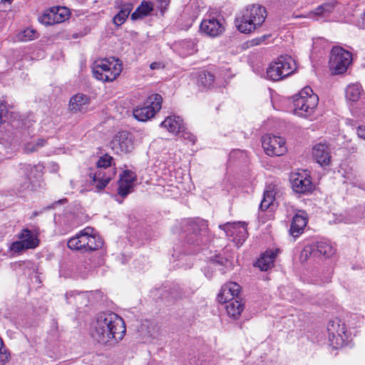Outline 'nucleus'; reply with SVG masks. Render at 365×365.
<instances>
[{"instance_id":"33","label":"nucleus","mask_w":365,"mask_h":365,"mask_svg":"<svg viewBox=\"0 0 365 365\" xmlns=\"http://www.w3.org/2000/svg\"><path fill=\"white\" fill-rule=\"evenodd\" d=\"M33 168H34L30 165H25L23 168H21L23 173L26 175V178L24 179L23 182L20 184L19 187L17 188L19 192H24L30 188L31 185V179L29 177L28 172H31Z\"/></svg>"},{"instance_id":"48","label":"nucleus","mask_w":365,"mask_h":365,"mask_svg":"<svg viewBox=\"0 0 365 365\" xmlns=\"http://www.w3.org/2000/svg\"><path fill=\"white\" fill-rule=\"evenodd\" d=\"M202 242V239L200 237V238H197V239L196 240L195 243H196L197 245H200V243H201Z\"/></svg>"},{"instance_id":"16","label":"nucleus","mask_w":365,"mask_h":365,"mask_svg":"<svg viewBox=\"0 0 365 365\" xmlns=\"http://www.w3.org/2000/svg\"><path fill=\"white\" fill-rule=\"evenodd\" d=\"M200 31L208 36L216 37L224 31V28L220 21L215 17L205 19L200 24Z\"/></svg>"},{"instance_id":"12","label":"nucleus","mask_w":365,"mask_h":365,"mask_svg":"<svg viewBox=\"0 0 365 365\" xmlns=\"http://www.w3.org/2000/svg\"><path fill=\"white\" fill-rule=\"evenodd\" d=\"M226 234L227 237H232L233 242L237 246H241L248 237V232L245 223L238 222H227L219 226Z\"/></svg>"},{"instance_id":"47","label":"nucleus","mask_w":365,"mask_h":365,"mask_svg":"<svg viewBox=\"0 0 365 365\" xmlns=\"http://www.w3.org/2000/svg\"><path fill=\"white\" fill-rule=\"evenodd\" d=\"M67 202V200L66 198L64 199H62V200H58V202H56V203H59V204H64Z\"/></svg>"},{"instance_id":"38","label":"nucleus","mask_w":365,"mask_h":365,"mask_svg":"<svg viewBox=\"0 0 365 365\" xmlns=\"http://www.w3.org/2000/svg\"><path fill=\"white\" fill-rule=\"evenodd\" d=\"M203 76L205 81H203V77L200 76L201 83L204 85L205 87H210L214 82V76L210 73H204Z\"/></svg>"},{"instance_id":"18","label":"nucleus","mask_w":365,"mask_h":365,"mask_svg":"<svg viewBox=\"0 0 365 365\" xmlns=\"http://www.w3.org/2000/svg\"><path fill=\"white\" fill-rule=\"evenodd\" d=\"M135 180L132 172L125 170L118 180V194L121 197H125L133 190V183Z\"/></svg>"},{"instance_id":"15","label":"nucleus","mask_w":365,"mask_h":365,"mask_svg":"<svg viewBox=\"0 0 365 365\" xmlns=\"http://www.w3.org/2000/svg\"><path fill=\"white\" fill-rule=\"evenodd\" d=\"M112 149L116 153H129L133 148V142L130 134L127 131L118 132L111 141Z\"/></svg>"},{"instance_id":"40","label":"nucleus","mask_w":365,"mask_h":365,"mask_svg":"<svg viewBox=\"0 0 365 365\" xmlns=\"http://www.w3.org/2000/svg\"><path fill=\"white\" fill-rule=\"evenodd\" d=\"M8 113V108L5 103L0 102V123Z\"/></svg>"},{"instance_id":"31","label":"nucleus","mask_w":365,"mask_h":365,"mask_svg":"<svg viewBox=\"0 0 365 365\" xmlns=\"http://www.w3.org/2000/svg\"><path fill=\"white\" fill-rule=\"evenodd\" d=\"M152 9L153 8L150 4L143 1L141 4L131 14V19L133 20H136L138 19L145 16L152 11Z\"/></svg>"},{"instance_id":"2","label":"nucleus","mask_w":365,"mask_h":365,"mask_svg":"<svg viewBox=\"0 0 365 365\" xmlns=\"http://www.w3.org/2000/svg\"><path fill=\"white\" fill-rule=\"evenodd\" d=\"M267 17L264 7L259 4L247 6L235 19V26L241 33L249 34L262 26Z\"/></svg>"},{"instance_id":"30","label":"nucleus","mask_w":365,"mask_h":365,"mask_svg":"<svg viewBox=\"0 0 365 365\" xmlns=\"http://www.w3.org/2000/svg\"><path fill=\"white\" fill-rule=\"evenodd\" d=\"M274 200V192L272 188L269 186L264 192L263 198L261 201L259 208L262 210H266L272 204Z\"/></svg>"},{"instance_id":"13","label":"nucleus","mask_w":365,"mask_h":365,"mask_svg":"<svg viewBox=\"0 0 365 365\" xmlns=\"http://www.w3.org/2000/svg\"><path fill=\"white\" fill-rule=\"evenodd\" d=\"M289 180L292 190L297 193H309L314 189L311 177L305 170L292 173L290 175Z\"/></svg>"},{"instance_id":"14","label":"nucleus","mask_w":365,"mask_h":365,"mask_svg":"<svg viewBox=\"0 0 365 365\" xmlns=\"http://www.w3.org/2000/svg\"><path fill=\"white\" fill-rule=\"evenodd\" d=\"M329 339L332 346H338L343 341V335L346 332L344 323L339 318L330 320L327 325Z\"/></svg>"},{"instance_id":"50","label":"nucleus","mask_w":365,"mask_h":365,"mask_svg":"<svg viewBox=\"0 0 365 365\" xmlns=\"http://www.w3.org/2000/svg\"><path fill=\"white\" fill-rule=\"evenodd\" d=\"M12 1H13V0H1V2H3V3H6V2H7V3H9V4H10Z\"/></svg>"},{"instance_id":"4","label":"nucleus","mask_w":365,"mask_h":365,"mask_svg":"<svg viewBox=\"0 0 365 365\" xmlns=\"http://www.w3.org/2000/svg\"><path fill=\"white\" fill-rule=\"evenodd\" d=\"M319 102L317 95L309 86L302 88L293 97L294 113L296 115L308 118L314 112Z\"/></svg>"},{"instance_id":"36","label":"nucleus","mask_w":365,"mask_h":365,"mask_svg":"<svg viewBox=\"0 0 365 365\" xmlns=\"http://www.w3.org/2000/svg\"><path fill=\"white\" fill-rule=\"evenodd\" d=\"M312 255L314 257H317L314 245H307L304 247V249L301 252L300 259L302 262H305L307 260V259L309 257H311Z\"/></svg>"},{"instance_id":"21","label":"nucleus","mask_w":365,"mask_h":365,"mask_svg":"<svg viewBox=\"0 0 365 365\" xmlns=\"http://www.w3.org/2000/svg\"><path fill=\"white\" fill-rule=\"evenodd\" d=\"M307 221V217L304 213L296 214L291 222L290 235L294 238L298 237L303 232Z\"/></svg>"},{"instance_id":"19","label":"nucleus","mask_w":365,"mask_h":365,"mask_svg":"<svg viewBox=\"0 0 365 365\" xmlns=\"http://www.w3.org/2000/svg\"><path fill=\"white\" fill-rule=\"evenodd\" d=\"M240 292V286L237 283L229 282L222 287L217 299L220 303H225L227 301L239 299Z\"/></svg>"},{"instance_id":"35","label":"nucleus","mask_w":365,"mask_h":365,"mask_svg":"<svg viewBox=\"0 0 365 365\" xmlns=\"http://www.w3.org/2000/svg\"><path fill=\"white\" fill-rule=\"evenodd\" d=\"M37 37L36 31L34 29L27 28L26 29L21 31L18 38L21 41H29L35 39Z\"/></svg>"},{"instance_id":"42","label":"nucleus","mask_w":365,"mask_h":365,"mask_svg":"<svg viewBox=\"0 0 365 365\" xmlns=\"http://www.w3.org/2000/svg\"><path fill=\"white\" fill-rule=\"evenodd\" d=\"M356 24L359 27L365 29V11L359 17Z\"/></svg>"},{"instance_id":"51","label":"nucleus","mask_w":365,"mask_h":365,"mask_svg":"<svg viewBox=\"0 0 365 365\" xmlns=\"http://www.w3.org/2000/svg\"><path fill=\"white\" fill-rule=\"evenodd\" d=\"M217 262L219 263V264H222L223 263L222 260V261H217Z\"/></svg>"},{"instance_id":"7","label":"nucleus","mask_w":365,"mask_h":365,"mask_svg":"<svg viewBox=\"0 0 365 365\" xmlns=\"http://www.w3.org/2000/svg\"><path fill=\"white\" fill-rule=\"evenodd\" d=\"M113 158L108 154L101 156L97 162V167L90 170L88 176L91 178V182L98 191L104 189L109 183L111 178L103 170L111 165Z\"/></svg>"},{"instance_id":"39","label":"nucleus","mask_w":365,"mask_h":365,"mask_svg":"<svg viewBox=\"0 0 365 365\" xmlns=\"http://www.w3.org/2000/svg\"><path fill=\"white\" fill-rule=\"evenodd\" d=\"M181 136L185 139V140H189L190 142H192V143H195V140H196V138L195 136L192 134L191 133L185 130V128L183 127V128L181 130Z\"/></svg>"},{"instance_id":"5","label":"nucleus","mask_w":365,"mask_h":365,"mask_svg":"<svg viewBox=\"0 0 365 365\" xmlns=\"http://www.w3.org/2000/svg\"><path fill=\"white\" fill-rule=\"evenodd\" d=\"M123 69L121 61L113 57L96 61L93 67L94 77L104 82L117 78Z\"/></svg>"},{"instance_id":"9","label":"nucleus","mask_w":365,"mask_h":365,"mask_svg":"<svg viewBox=\"0 0 365 365\" xmlns=\"http://www.w3.org/2000/svg\"><path fill=\"white\" fill-rule=\"evenodd\" d=\"M351 53L340 46H334L330 53L329 66L335 74L344 73L351 62Z\"/></svg>"},{"instance_id":"52","label":"nucleus","mask_w":365,"mask_h":365,"mask_svg":"<svg viewBox=\"0 0 365 365\" xmlns=\"http://www.w3.org/2000/svg\"><path fill=\"white\" fill-rule=\"evenodd\" d=\"M117 200L119 202V203H122V202H123V200H120V201H119L118 200Z\"/></svg>"},{"instance_id":"1","label":"nucleus","mask_w":365,"mask_h":365,"mask_svg":"<svg viewBox=\"0 0 365 365\" xmlns=\"http://www.w3.org/2000/svg\"><path fill=\"white\" fill-rule=\"evenodd\" d=\"M126 329L123 319L113 312H100L91 324V335L99 344L111 347L121 341Z\"/></svg>"},{"instance_id":"22","label":"nucleus","mask_w":365,"mask_h":365,"mask_svg":"<svg viewBox=\"0 0 365 365\" xmlns=\"http://www.w3.org/2000/svg\"><path fill=\"white\" fill-rule=\"evenodd\" d=\"M89 104V98L82 93H77L72 96L69 102V109L73 113L85 112Z\"/></svg>"},{"instance_id":"10","label":"nucleus","mask_w":365,"mask_h":365,"mask_svg":"<svg viewBox=\"0 0 365 365\" xmlns=\"http://www.w3.org/2000/svg\"><path fill=\"white\" fill-rule=\"evenodd\" d=\"M261 141L262 148L267 155L281 156L287 150L285 140L282 137L266 134L262 137Z\"/></svg>"},{"instance_id":"8","label":"nucleus","mask_w":365,"mask_h":365,"mask_svg":"<svg viewBox=\"0 0 365 365\" xmlns=\"http://www.w3.org/2000/svg\"><path fill=\"white\" fill-rule=\"evenodd\" d=\"M163 98L155 93L148 97L143 105L133 110V116L138 121H146L153 118L161 109Z\"/></svg>"},{"instance_id":"43","label":"nucleus","mask_w":365,"mask_h":365,"mask_svg":"<svg viewBox=\"0 0 365 365\" xmlns=\"http://www.w3.org/2000/svg\"><path fill=\"white\" fill-rule=\"evenodd\" d=\"M357 135L359 138L365 140V127L359 126L357 129Z\"/></svg>"},{"instance_id":"3","label":"nucleus","mask_w":365,"mask_h":365,"mask_svg":"<svg viewBox=\"0 0 365 365\" xmlns=\"http://www.w3.org/2000/svg\"><path fill=\"white\" fill-rule=\"evenodd\" d=\"M103 245V240L94 232V229L86 227L81 230L75 237H71L67 243L68 247L73 250H83L93 251L101 248Z\"/></svg>"},{"instance_id":"20","label":"nucleus","mask_w":365,"mask_h":365,"mask_svg":"<svg viewBox=\"0 0 365 365\" xmlns=\"http://www.w3.org/2000/svg\"><path fill=\"white\" fill-rule=\"evenodd\" d=\"M64 11L65 9L63 7L52 8L41 16L40 21L45 25L61 23L66 19Z\"/></svg>"},{"instance_id":"23","label":"nucleus","mask_w":365,"mask_h":365,"mask_svg":"<svg viewBox=\"0 0 365 365\" xmlns=\"http://www.w3.org/2000/svg\"><path fill=\"white\" fill-rule=\"evenodd\" d=\"M277 255V250H267L262 254L260 257L255 262V266L257 267L262 271H267L274 265V261Z\"/></svg>"},{"instance_id":"28","label":"nucleus","mask_w":365,"mask_h":365,"mask_svg":"<svg viewBox=\"0 0 365 365\" xmlns=\"http://www.w3.org/2000/svg\"><path fill=\"white\" fill-rule=\"evenodd\" d=\"M313 245L317 257L324 255L329 257L334 253V249L329 242L321 241Z\"/></svg>"},{"instance_id":"6","label":"nucleus","mask_w":365,"mask_h":365,"mask_svg":"<svg viewBox=\"0 0 365 365\" xmlns=\"http://www.w3.org/2000/svg\"><path fill=\"white\" fill-rule=\"evenodd\" d=\"M295 69V61L291 56H281L269 64L267 76L271 81H279L289 76Z\"/></svg>"},{"instance_id":"41","label":"nucleus","mask_w":365,"mask_h":365,"mask_svg":"<svg viewBox=\"0 0 365 365\" xmlns=\"http://www.w3.org/2000/svg\"><path fill=\"white\" fill-rule=\"evenodd\" d=\"M9 357V354L7 353L6 351H2V350L0 351V365H4L5 363L8 361Z\"/></svg>"},{"instance_id":"45","label":"nucleus","mask_w":365,"mask_h":365,"mask_svg":"<svg viewBox=\"0 0 365 365\" xmlns=\"http://www.w3.org/2000/svg\"><path fill=\"white\" fill-rule=\"evenodd\" d=\"M150 68L151 70L160 69L163 68V66L160 62H153L150 63Z\"/></svg>"},{"instance_id":"24","label":"nucleus","mask_w":365,"mask_h":365,"mask_svg":"<svg viewBox=\"0 0 365 365\" xmlns=\"http://www.w3.org/2000/svg\"><path fill=\"white\" fill-rule=\"evenodd\" d=\"M160 125L175 134H180L184 126L181 118L175 115L168 116Z\"/></svg>"},{"instance_id":"11","label":"nucleus","mask_w":365,"mask_h":365,"mask_svg":"<svg viewBox=\"0 0 365 365\" xmlns=\"http://www.w3.org/2000/svg\"><path fill=\"white\" fill-rule=\"evenodd\" d=\"M19 240L11 243L10 250L14 252H21L26 250L35 249L38 246L39 240L36 235L26 228L18 235Z\"/></svg>"},{"instance_id":"29","label":"nucleus","mask_w":365,"mask_h":365,"mask_svg":"<svg viewBox=\"0 0 365 365\" xmlns=\"http://www.w3.org/2000/svg\"><path fill=\"white\" fill-rule=\"evenodd\" d=\"M361 87L359 84L354 83L349 85L345 91L347 100L355 102L357 101L361 94Z\"/></svg>"},{"instance_id":"34","label":"nucleus","mask_w":365,"mask_h":365,"mask_svg":"<svg viewBox=\"0 0 365 365\" xmlns=\"http://www.w3.org/2000/svg\"><path fill=\"white\" fill-rule=\"evenodd\" d=\"M46 143V140L43 138H38L36 141L29 142L25 144L24 150L26 153H33L38 150Z\"/></svg>"},{"instance_id":"26","label":"nucleus","mask_w":365,"mask_h":365,"mask_svg":"<svg viewBox=\"0 0 365 365\" xmlns=\"http://www.w3.org/2000/svg\"><path fill=\"white\" fill-rule=\"evenodd\" d=\"M120 11L113 17V24L119 26L122 25L129 16L131 10L133 9V5L130 3H123L122 1L118 4Z\"/></svg>"},{"instance_id":"25","label":"nucleus","mask_w":365,"mask_h":365,"mask_svg":"<svg viewBox=\"0 0 365 365\" xmlns=\"http://www.w3.org/2000/svg\"><path fill=\"white\" fill-rule=\"evenodd\" d=\"M225 309L227 315L233 319H238L244 310V303L240 299L227 301Z\"/></svg>"},{"instance_id":"49","label":"nucleus","mask_w":365,"mask_h":365,"mask_svg":"<svg viewBox=\"0 0 365 365\" xmlns=\"http://www.w3.org/2000/svg\"><path fill=\"white\" fill-rule=\"evenodd\" d=\"M4 346V343L2 339L0 338V351L2 350Z\"/></svg>"},{"instance_id":"46","label":"nucleus","mask_w":365,"mask_h":365,"mask_svg":"<svg viewBox=\"0 0 365 365\" xmlns=\"http://www.w3.org/2000/svg\"><path fill=\"white\" fill-rule=\"evenodd\" d=\"M68 296L72 297L73 294L72 293H66V298L68 301V303H71L72 302L70 300V297Z\"/></svg>"},{"instance_id":"17","label":"nucleus","mask_w":365,"mask_h":365,"mask_svg":"<svg viewBox=\"0 0 365 365\" xmlns=\"http://www.w3.org/2000/svg\"><path fill=\"white\" fill-rule=\"evenodd\" d=\"M312 155L317 163L322 166H327L331 161V149L326 143H319L314 145Z\"/></svg>"},{"instance_id":"32","label":"nucleus","mask_w":365,"mask_h":365,"mask_svg":"<svg viewBox=\"0 0 365 365\" xmlns=\"http://www.w3.org/2000/svg\"><path fill=\"white\" fill-rule=\"evenodd\" d=\"M334 9V2H327L319 6H318L314 12L310 14V16L317 15L321 16L323 17L327 16L330 14Z\"/></svg>"},{"instance_id":"37","label":"nucleus","mask_w":365,"mask_h":365,"mask_svg":"<svg viewBox=\"0 0 365 365\" xmlns=\"http://www.w3.org/2000/svg\"><path fill=\"white\" fill-rule=\"evenodd\" d=\"M192 229L193 230L194 235L197 237L199 235H202L200 232H202L204 234L206 232L207 225L203 221H199L198 222H192L190 224Z\"/></svg>"},{"instance_id":"44","label":"nucleus","mask_w":365,"mask_h":365,"mask_svg":"<svg viewBox=\"0 0 365 365\" xmlns=\"http://www.w3.org/2000/svg\"><path fill=\"white\" fill-rule=\"evenodd\" d=\"M266 39V36H262L260 38H255L252 41V46H257L260 44L262 41Z\"/></svg>"},{"instance_id":"27","label":"nucleus","mask_w":365,"mask_h":365,"mask_svg":"<svg viewBox=\"0 0 365 365\" xmlns=\"http://www.w3.org/2000/svg\"><path fill=\"white\" fill-rule=\"evenodd\" d=\"M179 54L185 57L195 53L197 51L196 43L191 39L183 40L175 45Z\"/></svg>"}]
</instances>
